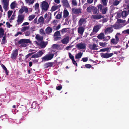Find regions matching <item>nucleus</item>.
<instances>
[{
    "mask_svg": "<svg viewBox=\"0 0 129 129\" xmlns=\"http://www.w3.org/2000/svg\"><path fill=\"white\" fill-rule=\"evenodd\" d=\"M40 6L42 11H46L49 9V5L46 1H44L40 3Z\"/></svg>",
    "mask_w": 129,
    "mask_h": 129,
    "instance_id": "nucleus-1",
    "label": "nucleus"
},
{
    "mask_svg": "<svg viewBox=\"0 0 129 129\" xmlns=\"http://www.w3.org/2000/svg\"><path fill=\"white\" fill-rule=\"evenodd\" d=\"M1 2L3 8L5 11L9 9V1L8 0H1Z\"/></svg>",
    "mask_w": 129,
    "mask_h": 129,
    "instance_id": "nucleus-2",
    "label": "nucleus"
},
{
    "mask_svg": "<svg viewBox=\"0 0 129 129\" xmlns=\"http://www.w3.org/2000/svg\"><path fill=\"white\" fill-rule=\"evenodd\" d=\"M104 6L102 4H99L98 5L97 7L102 14H105L108 11V8L104 7Z\"/></svg>",
    "mask_w": 129,
    "mask_h": 129,
    "instance_id": "nucleus-3",
    "label": "nucleus"
},
{
    "mask_svg": "<svg viewBox=\"0 0 129 129\" xmlns=\"http://www.w3.org/2000/svg\"><path fill=\"white\" fill-rule=\"evenodd\" d=\"M31 42L29 39H22L20 40L18 42V43L19 44H21L20 46L21 47H25L26 46V45L23 44L30 43Z\"/></svg>",
    "mask_w": 129,
    "mask_h": 129,
    "instance_id": "nucleus-4",
    "label": "nucleus"
},
{
    "mask_svg": "<svg viewBox=\"0 0 129 129\" xmlns=\"http://www.w3.org/2000/svg\"><path fill=\"white\" fill-rule=\"evenodd\" d=\"M54 55V54L53 53L48 54L42 58V61H46L51 60L53 58Z\"/></svg>",
    "mask_w": 129,
    "mask_h": 129,
    "instance_id": "nucleus-5",
    "label": "nucleus"
},
{
    "mask_svg": "<svg viewBox=\"0 0 129 129\" xmlns=\"http://www.w3.org/2000/svg\"><path fill=\"white\" fill-rule=\"evenodd\" d=\"M101 27V25H97L94 26L93 28L92 31L90 34V36H92L97 33Z\"/></svg>",
    "mask_w": 129,
    "mask_h": 129,
    "instance_id": "nucleus-6",
    "label": "nucleus"
},
{
    "mask_svg": "<svg viewBox=\"0 0 129 129\" xmlns=\"http://www.w3.org/2000/svg\"><path fill=\"white\" fill-rule=\"evenodd\" d=\"M24 14L19 15L17 17V24L18 25H19L23 21L24 18Z\"/></svg>",
    "mask_w": 129,
    "mask_h": 129,
    "instance_id": "nucleus-7",
    "label": "nucleus"
},
{
    "mask_svg": "<svg viewBox=\"0 0 129 129\" xmlns=\"http://www.w3.org/2000/svg\"><path fill=\"white\" fill-rule=\"evenodd\" d=\"M113 53H101V57L104 58H108L111 57L113 55Z\"/></svg>",
    "mask_w": 129,
    "mask_h": 129,
    "instance_id": "nucleus-8",
    "label": "nucleus"
},
{
    "mask_svg": "<svg viewBox=\"0 0 129 129\" xmlns=\"http://www.w3.org/2000/svg\"><path fill=\"white\" fill-rule=\"evenodd\" d=\"M76 47L79 49H85L86 45L85 44L81 42L77 44Z\"/></svg>",
    "mask_w": 129,
    "mask_h": 129,
    "instance_id": "nucleus-9",
    "label": "nucleus"
},
{
    "mask_svg": "<svg viewBox=\"0 0 129 129\" xmlns=\"http://www.w3.org/2000/svg\"><path fill=\"white\" fill-rule=\"evenodd\" d=\"M86 22V19L84 18H81L80 19L79 21L78 25L79 26H82L83 25V26L85 27L84 24Z\"/></svg>",
    "mask_w": 129,
    "mask_h": 129,
    "instance_id": "nucleus-10",
    "label": "nucleus"
},
{
    "mask_svg": "<svg viewBox=\"0 0 129 129\" xmlns=\"http://www.w3.org/2000/svg\"><path fill=\"white\" fill-rule=\"evenodd\" d=\"M61 6V5L59 4L57 5L56 4H54L53 6H52L50 11L51 12L54 11L60 8Z\"/></svg>",
    "mask_w": 129,
    "mask_h": 129,
    "instance_id": "nucleus-11",
    "label": "nucleus"
},
{
    "mask_svg": "<svg viewBox=\"0 0 129 129\" xmlns=\"http://www.w3.org/2000/svg\"><path fill=\"white\" fill-rule=\"evenodd\" d=\"M112 27L115 29H119L121 28L124 26V25L118 23H115L112 25Z\"/></svg>",
    "mask_w": 129,
    "mask_h": 129,
    "instance_id": "nucleus-12",
    "label": "nucleus"
},
{
    "mask_svg": "<svg viewBox=\"0 0 129 129\" xmlns=\"http://www.w3.org/2000/svg\"><path fill=\"white\" fill-rule=\"evenodd\" d=\"M61 2L63 6L66 8H69L70 5L68 0H61Z\"/></svg>",
    "mask_w": 129,
    "mask_h": 129,
    "instance_id": "nucleus-13",
    "label": "nucleus"
},
{
    "mask_svg": "<svg viewBox=\"0 0 129 129\" xmlns=\"http://www.w3.org/2000/svg\"><path fill=\"white\" fill-rule=\"evenodd\" d=\"M85 26H79V27L78 28V33L82 35L85 29Z\"/></svg>",
    "mask_w": 129,
    "mask_h": 129,
    "instance_id": "nucleus-14",
    "label": "nucleus"
},
{
    "mask_svg": "<svg viewBox=\"0 0 129 129\" xmlns=\"http://www.w3.org/2000/svg\"><path fill=\"white\" fill-rule=\"evenodd\" d=\"M112 28L113 27L112 25H111V26L107 27L105 30V33L106 34L111 33L113 31Z\"/></svg>",
    "mask_w": 129,
    "mask_h": 129,
    "instance_id": "nucleus-15",
    "label": "nucleus"
},
{
    "mask_svg": "<svg viewBox=\"0 0 129 129\" xmlns=\"http://www.w3.org/2000/svg\"><path fill=\"white\" fill-rule=\"evenodd\" d=\"M43 53L41 51H40L36 54H35L32 55V58H38L41 56L43 54Z\"/></svg>",
    "mask_w": 129,
    "mask_h": 129,
    "instance_id": "nucleus-16",
    "label": "nucleus"
},
{
    "mask_svg": "<svg viewBox=\"0 0 129 129\" xmlns=\"http://www.w3.org/2000/svg\"><path fill=\"white\" fill-rule=\"evenodd\" d=\"M27 7L25 6H22L19 11V12L20 14H22L24 12L25 13H27Z\"/></svg>",
    "mask_w": 129,
    "mask_h": 129,
    "instance_id": "nucleus-17",
    "label": "nucleus"
},
{
    "mask_svg": "<svg viewBox=\"0 0 129 129\" xmlns=\"http://www.w3.org/2000/svg\"><path fill=\"white\" fill-rule=\"evenodd\" d=\"M18 50L16 49L13 51L11 55V57L13 59L15 58L18 54Z\"/></svg>",
    "mask_w": 129,
    "mask_h": 129,
    "instance_id": "nucleus-18",
    "label": "nucleus"
},
{
    "mask_svg": "<svg viewBox=\"0 0 129 129\" xmlns=\"http://www.w3.org/2000/svg\"><path fill=\"white\" fill-rule=\"evenodd\" d=\"M72 11L73 13L76 14H79L81 13V10L80 8H73Z\"/></svg>",
    "mask_w": 129,
    "mask_h": 129,
    "instance_id": "nucleus-19",
    "label": "nucleus"
},
{
    "mask_svg": "<svg viewBox=\"0 0 129 129\" xmlns=\"http://www.w3.org/2000/svg\"><path fill=\"white\" fill-rule=\"evenodd\" d=\"M36 43L42 48H44L47 45L48 43L47 42H41L39 44H38V43L37 42H36Z\"/></svg>",
    "mask_w": 129,
    "mask_h": 129,
    "instance_id": "nucleus-20",
    "label": "nucleus"
},
{
    "mask_svg": "<svg viewBox=\"0 0 129 129\" xmlns=\"http://www.w3.org/2000/svg\"><path fill=\"white\" fill-rule=\"evenodd\" d=\"M69 38L67 37L62 40H61V42L63 44H67L69 42Z\"/></svg>",
    "mask_w": 129,
    "mask_h": 129,
    "instance_id": "nucleus-21",
    "label": "nucleus"
},
{
    "mask_svg": "<svg viewBox=\"0 0 129 129\" xmlns=\"http://www.w3.org/2000/svg\"><path fill=\"white\" fill-rule=\"evenodd\" d=\"M52 28L50 27H48L45 29V31L46 34H51L52 31Z\"/></svg>",
    "mask_w": 129,
    "mask_h": 129,
    "instance_id": "nucleus-22",
    "label": "nucleus"
},
{
    "mask_svg": "<svg viewBox=\"0 0 129 129\" xmlns=\"http://www.w3.org/2000/svg\"><path fill=\"white\" fill-rule=\"evenodd\" d=\"M89 46V48L91 50H97L98 49L97 48V45L95 44H93V45H90Z\"/></svg>",
    "mask_w": 129,
    "mask_h": 129,
    "instance_id": "nucleus-23",
    "label": "nucleus"
},
{
    "mask_svg": "<svg viewBox=\"0 0 129 129\" xmlns=\"http://www.w3.org/2000/svg\"><path fill=\"white\" fill-rule=\"evenodd\" d=\"M102 17H103L101 14L93 15L92 16V18L94 19H100Z\"/></svg>",
    "mask_w": 129,
    "mask_h": 129,
    "instance_id": "nucleus-24",
    "label": "nucleus"
},
{
    "mask_svg": "<svg viewBox=\"0 0 129 129\" xmlns=\"http://www.w3.org/2000/svg\"><path fill=\"white\" fill-rule=\"evenodd\" d=\"M35 10L36 11L37 13L39 12V4L38 3H36L35 5L34 6Z\"/></svg>",
    "mask_w": 129,
    "mask_h": 129,
    "instance_id": "nucleus-25",
    "label": "nucleus"
},
{
    "mask_svg": "<svg viewBox=\"0 0 129 129\" xmlns=\"http://www.w3.org/2000/svg\"><path fill=\"white\" fill-rule=\"evenodd\" d=\"M17 3L16 1H14L12 2L10 5V7L11 9H14L17 6Z\"/></svg>",
    "mask_w": 129,
    "mask_h": 129,
    "instance_id": "nucleus-26",
    "label": "nucleus"
},
{
    "mask_svg": "<svg viewBox=\"0 0 129 129\" xmlns=\"http://www.w3.org/2000/svg\"><path fill=\"white\" fill-rule=\"evenodd\" d=\"M63 17L64 18H66L68 17L69 14V13L68 11L66 9H64L63 11Z\"/></svg>",
    "mask_w": 129,
    "mask_h": 129,
    "instance_id": "nucleus-27",
    "label": "nucleus"
},
{
    "mask_svg": "<svg viewBox=\"0 0 129 129\" xmlns=\"http://www.w3.org/2000/svg\"><path fill=\"white\" fill-rule=\"evenodd\" d=\"M117 23L119 24H121L124 25V26L125 25V23L126 22L125 20H123L120 19H118L117 20Z\"/></svg>",
    "mask_w": 129,
    "mask_h": 129,
    "instance_id": "nucleus-28",
    "label": "nucleus"
},
{
    "mask_svg": "<svg viewBox=\"0 0 129 129\" xmlns=\"http://www.w3.org/2000/svg\"><path fill=\"white\" fill-rule=\"evenodd\" d=\"M35 38L36 39H37L38 41H42L43 39V38L42 36H41L38 34L36 35Z\"/></svg>",
    "mask_w": 129,
    "mask_h": 129,
    "instance_id": "nucleus-29",
    "label": "nucleus"
},
{
    "mask_svg": "<svg viewBox=\"0 0 129 129\" xmlns=\"http://www.w3.org/2000/svg\"><path fill=\"white\" fill-rule=\"evenodd\" d=\"M128 14V13L127 11H123L121 13L122 17L125 18Z\"/></svg>",
    "mask_w": 129,
    "mask_h": 129,
    "instance_id": "nucleus-30",
    "label": "nucleus"
},
{
    "mask_svg": "<svg viewBox=\"0 0 129 129\" xmlns=\"http://www.w3.org/2000/svg\"><path fill=\"white\" fill-rule=\"evenodd\" d=\"M83 55V53L80 52L76 55L75 58L76 59H79L81 58Z\"/></svg>",
    "mask_w": 129,
    "mask_h": 129,
    "instance_id": "nucleus-31",
    "label": "nucleus"
},
{
    "mask_svg": "<svg viewBox=\"0 0 129 129\" xmlns=\"http://www.w3.org/2000/svg\"><path fill=\"white\" fill-rule=\"evenodd\" d=\"M92 11L93 13L94 14H98L99 12V11L97 8L96 7L93 6Z\"/></svg>",
    "mask_w": 129,
    "mask_h": 129,
    "instance_id": "nucleus-32",
    "label": "nucleus"
},
{
    "mask_svg": "<svg viewBox=\"0 0 129 129\" xmlns=\"http://www.w3.org/2000/svg\"><path fill=\"white\" fill-rule=\"evenodd\" d=\"M25 2L26 4L30 5L34 3V0H25Z\"/></svg>",
    "mask_w": 129,
    "mask_h": 129,
    "instance_id": "nucleus-33",
    "label": "nucleus"
},
{
    "mask_svg": "<svg viewBox=\"0 0 129 129\" xmlns=\"http://www.w3.org/2000/svg\"><path fill=\"white\" fill-rule=\"evenodd\" d=\"M98 38L100 39H102L104 38V33H101L98 36Z\"/></svg>",
    "mask_w": 129,
    "mask_h": 129,
    "instance_id": "nucleus-34",
    "label": "nucleus"
},
{
    "mask_svg": "<svg viewBox=\"0 0 129 129\" xmlns=\"http://www.w3.org/2000/svg\"><path fill=\"white\" fill-rule=\"evenodd\" d=\"M101 3L103 4V5L106 6L107 5L108 1L107 0H100Z\"/></svg>",
    "mask_w": 129,
    "mask_h": 129,
    "instance_id": "nucleus-35",
    "label": "nucleus"
},
{
    "mask_svg": "<svg viewBox=\"0 0 129 129\" xmlns=\"http://www.w3.org/2000/svg\"><path fill=\"white\" fill-rule=\"evenodd\" d=\"M4 34V31L2 28H0V37H2Z\"/></svg>",
    "mask_w": 129,
    "mask_h": 129,
    "instance_id": "nucleus-36",
    "label": "nucleus"
},
{
    "mask_svg": "<svg viewBox=\"0 0 129 129\" xmlns=\"http://www.w3.org/2000/svg\"><path fill=\"white\" fill-rule=\"evenodd\" d=\"M93 6L91 7H89L87 8V10L88 12L90 13L91 12V10H92Z\"/></svg>",
    "mask_w": 129,
    "mask_h": 129,
    "instance_id": "nucleus-37",
    "label": "nucleus"
},
{
    "mask_svg": "<svg viewBox=\"0 0 129 129\" xmlns=\"http://www.w3.org/2000/svg\"><path fill=\"white\" fill-rule=\"evenodd\" d=\"M40 33L43 36H46V34L44 30L42 29H41L40 30Z\"/></svg>",
    "mask_w": 129,
    "mask_h": 129,
    "instance_id": "nucleus-38",
    "label": "nucleus"
},
{
    "mask_svg": "<svg viewBox=\"0 0 129 129\" xmlns=\"http://www.w3.org/2000/svg\"><path fill=\"white\" fill-rule=\"evenodd\" d=\"M35 16L34 15H30L28 17V20L29 21L32 20L35 17Z\"/></svg>",
    "mask_w": 129,
    "mask_h": 129,
    "instance_id": "nucleus-39",
    "label": "nucleus"
},
{
    "mask_svg": "<svg viewBox=\"0 0 129 129\" xmlns=\"http://www.w3.org/2000/svg\"><path fill=\"white\" fill-rule=\"evenodd\" d=\"M29 28L28 26H24L22 28L21 31L22 32H24L28 29Z\"/></svg>",
    "mask_w": 129,
    "mask_h": 129,
    "instance_id": "nucleus-40",
    "label": "nucleus"
},
{
    "mask_svg": "<svg viewBox=\"0 0 129 129\" xmlns=\"http://www.w3.org/2000/svg\"><path fill=\"white\" fill-rule=\"evenodd\" d=\"M7 42V40H6V36H4L2 39V44H4L6 43Z\"/></svg>",
    "mask_w": 129,
    "mask_h": 129,
    "instance_id": "nucleus-41",
    "label": "nucleus"
},
{
    "mask_svg": "<svg viewBox=\"0 0 129 129\" xmlns=\"http://www.w3.org/2000/svg\"><path fill=\"white\" fill-rule=\"evenodd\" d=\"M13 13V11H9L8 12V18H9Z\"/></svg>",
    "mask_w": 129,
    "mask_h": 129,
    "instance_id": "nucleus-42",
    "label": "nucleus"
},
{
    "mask_svg": "<svg viewBox=\"0 0 129 129\" xmlns=\"http://www.w3.org/2000/svg\"><path fill=\"white\" fill-rule=\"evenodd\" d=\"M71 2L72 4L74 6H76L77 5L76 0H72Z\"/></svg>",
    "mask_w": 129,
    "mask_h": 129,
    "instance_id": "nucleus-43",
    "label": "nucleus"
},
{
    "mask_svg": "<svg viewBox=\"0 0 129 129\" xmlns=\"http://www.w3.org/2000/svg\"><path fill=\"white\" fill-rule=\"evenodd\" d=\"M59 47V46L57 44H54L52 46V48L53 49H56Z\"/></svg>",
    "mask_w": 129,
    "mask_h": 129,
    "instance_id": "nucleus-44",
    "label": "nucleus"
},
{
    "mask_svg": "<svg viewBox=\"0 0 129 129\" xmlns=\"http://www.w3.org/2000/svg\"><path fill=\"white\" fill-rule=\"evenodd\" d=\"M120 3V2L117 0H115L113 2V5L114 6L118 5Z\"/></svg>",
    "mask_w": 129,
    "mask_h": 129,
    "instance_id": "nucleus-45",
    "label": "nucleus"
},
{
    "mask_svg": "<svg viewBox=\"0 0 129 129\" xmlns=\"http://www.w3.org/2000/svg\"><path fill=\"white\" fill-rule=\"evenodd\" d=\"M60 34L59 31H57L55 32L54 34L55 37L59 36H60Z\"/></svg>",
    "mask_w": 129,
    "mask_h": 129,
    "instance_id": "nucleus-46",
    "label": "nucleus"
},
{
    "mask_svg": "<svg viewBox=\"0 0 129 129\" xmlns=\"http://www.w3.org/2000/svg\"><path fill=\"white\" fill-rule=\"evenodd\" d=\"M107 43H106L100 42L99 43L100 45L103 47H105V46L106 45Z\"/></svg>",
    "mask_w": 129,
    "mask_h": 129,
    "instance_id": "nucleus-47",
    "label": "nucleus"
},
{
    "mask_svg": "<svg viewBox=\"0 0 129 129\" xmlns=\"http://www.w3.org/2000/svg\"><path fill=\"white\" fill-rule=\"evenodd\" d=\"M122 33L124 34H129V29L123 31Z\"/></svg>",
    "mask_w": 129,
    "mask_h": 129,
    "instance_id": "nucleus-48",
    "label": "nucleus"
},
{
    "mask_svg": "<svg viewBox=\"0 0 129 129\" xmlns=\"http://www.w3.org/2000/svg\"><path fill=\"white\" fill-rule=\"evenodd\" d=\"M111 42L113 44H117V42L114 39H111Z\"/></svg>",
    "mask_w": 129,
    "mask_h": 129,
    "instance_id": "nucleus-49",
    "label": "nucleus"
},
{
    "mask_svg": "<svg viewBox=\"0 0 129 129\" xmlns=\"http://www.w3.org/2000/svg\"><path fill=\"white\" fill-rule=\"evenodd\" d=\"M61 17V14H58L56 16V18L57 19H60Z\"/></svg>",
    "mask_w": 129,
    "mask_h": 129,
    "instance_id": "nucleus-50",
    "label": "nucleus"
},
{
    "mask_svg": "<svg viewBox=\"0 0 129 129\" xmlns=\"http://www.w3.org/2000/svg\"><path fill=\"white\" fill-rule=\"evenodd\" d=\"M69 56L70 58L72 60L74 59V56L70 53H69Z\"/></svg>",
    "mask_w": 129,
    "mask_h": 129,
    "instance_id": "nucleus-51",
    "label": "nucleus"
},
{
    "mask_svg": "<svg viewBox=\"0 0 129 129\" xmlns=\"http://www.w3.org/2000/svg\"><path fill=\"white\" fill-rule=\"evenodd\" d=\"M88 58L86 57L82 58L81 60L83 62H86L88 60Z\"/></svg>",
    "mask_w": 129,
    "mask_h": 129,
    "instance_id": "nucleus-52",
    "label": "nucleus"
},
{
    "mask_svg": "<svg viewBox=\"0 0 129 129\" xmlns=\"http://www.w3.org/2000/svg\"><path fill=\"white\" fill-rule=\"evenodd\" d=\"M15 16L14 15H13L9 18H8L10 20H12L15 18Z\"/></svg>",
    "mask_w": 129,
    "mask_h": 129,
    "instance_id": "nucleus-53",
    "label": "nucleus"
},
{
    "mask_svg": "<svg viewBox=\"0 0 129 129\" xmlns=\"http://www.w3.org/2000/svg\"><path fill=\"white\" fill-rule=\"evenodd\" d=\"M110 38V36H108L105 38L104 39V41H108Z\"/></svg>",
    "mask_w": 129,
    "mask_h": 129,
    "instance_id": "nucleus-54",
    "label": "nucleus"
},
{
    "mask_svg": "<svg viewBox=\"0 0 129 129\" xmlns=\"http://www.w3.org/2000/svg\"><path fill=\"white\" fill-rule=\"evenodd\" d=\"M30 34V32L29 31H27L25 33V35L26 36H28Z\"/></svg>",
    "mask_w": 129,
    "mask_h": 129,
    "instance_id": "nucleus-55",
    "label": "nucleus"
},
{
    "mask_svg": "<svg viewBox=\"0 0 129 129\" xmlns=\"http://www.w3.org/2000/svg\"><path fill=\"white\" fill-rule=\"evenodd\" d=\"M32 10V9L31 8H27V13H29L31 12Z\"/></svg>",
    "mask_w": 129,
    "mask_h": 129,
    "instance_id": "nucleus-56",
    "label": "nucleus"
},
{
    "mask_svg": "<svg viewBox=\"0 0 129 129\" xmlns=\"http://www.w3.org/2000/svg\"><path fill=\"white\" fill-rule=\"evenodd\" d=\"M44 21V18L42 17H41L38 20V21L40 22H42Z\"/></svg>",
    "mask_w": 129,
    "mask_h": 129,
    "instance_id": "nucleus-57",
    "label": "nucleus"
},
{
    "mask_svg": "<svg viewBox=\"0 0 129 129\" xmlns=\"http://www.w3.org/2000/svg\"><path fill=\"white\" fill-rule=\"evenodd\" d=\"M108 49L107 48H103L101 49L100 50V52H105L107 51L108 50Z\"/></svg>",
    "mask_w": 129,
    "mask_h": 129,
    "instance_id": "nucleus-58",
    "label": "nucleus"
},
{
    "mask_svg": "<svg viewBox=\"0 0 129 129\" xmlns=\"http://www.w3.org/2000/svg\"><path fill=\"white\" fill-rule=\"evenodd\" d=\"M85 67L87 68H89L91 67V66L89 64H86L85 65Z\"/></svg>",
    "mask_w": 129,
    "mask_h": 129,
    "instance_id": "nucleus-59",
    "label": "nucleus"
},
{
    "mask_svg": "<svg viewBox=\"0 0 129 129\" xmlns=\"http://www.w3.org/2000/svg\"><path fill=\"white\" fill-rule=\"evenodd\" d=\"M73 63L76 66L77 65V63H76V61L74 59L72 60Z\"/></svg>",
    "mask_w": 129,
    "mask_h": 129,
    "instance_id": "nucleus-60",
    "label": "nucleus"
},
{
    "mask_svg": "<svg viewBox=\"0 0 129 129\" xmlns=\"http://www.w3.org/2000/svg\"><path fill=\"white\" fill-rule=\"evenodd\" d=\"M6 24L8 27L9 28L10 27L12 26V25H11L10 23L8 22H7L6 23Z\"/></svg>",
    "mask_w": 129,
    "mask_h": 129,
    "instance_id": "nucleus-61",
    "label": "nucleus"
},
{
    "mask_svg": "<svg viewBox=\"0 0 129 129\" xmlns=\"http://www.w3.org/2000/svg\"><path fill=\"white\" fill-rule=\"evenodd\" d=\"M67 28H64L61 31V32L63 33L67 31Z\"/></svg>",
    "mask_w": 129,
    "mask_h": 129,
    "instance_id": "nucleus-62",
    "label": "nucleus"
},
{
    "mask_svg": "<svg viewBox=\"0 0 129 129\" xmlns=\"http://www.w3.org/2000/svg\"><path fill=\"white\" fill-rule=\"evenodd\" d=\"M93 0H87V3L89 4H90L93 2Z\"/></svg>",
    "mask_w": 129,
    "mask_h": 129,
    "instance_id": "nucleus-63",
    "label": "nucleus"
},
{
    "mask_svg": "<svg viewBox=\"0 0 129 129\" xmlns=\"http://www.w3.org/2000/svg\"><path fill=\"white\" fill-rule=\"evenodd\" d=\"M108 21V19L106 18H105L103 19V22L104 23L106 22H107Z\"/></svg>",
    "mask_w": 129,
    "mask_h": 129,
    "instance_id": "nucleus-64",
    "label": "nucleus"
}]
</instances>
